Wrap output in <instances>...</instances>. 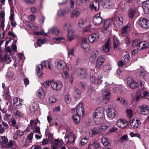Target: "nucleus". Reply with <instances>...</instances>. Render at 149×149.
Here are the masks:
<instances>
[{
  "label": "nucleus",
  "mask_w": 149,
  "mask_h": 149,
  "mask_svg": "<svg viewBox=\"0 0 149 149\" xmlns=\"http://www.w3.org/2000/svg\"><path fill=\"white\" fill-rule=\"evenodd\" d=\"M51 63L48 61L42 62L41 64L36 66V70L39 77H41L42 74V69L45 68L51 70Z\"/></svg>",
  "instance_id": "nucleus-2"
},
{
  "label": "nucleus",
  "mask_w": 149,
  "mask_h": 149,
  "mask_svg": "<svg viewBox=\"0 0 149 149\" xmlns=\"http://www.w3.org/2000/svg\"><path fill=\"white\" fill-rule=\"evenodd\" d=\"M120 102L122 105L125 107H127V100L124 99H122L120 101Z\"/></svg>",
  "instance_id": "nucleus-53"
},
{
  "label": "nucleus",
  "mask_w": 149,
  "mask_h": 149,
  "mask_svg": "<svg viewBox=\"0 0 149 149\" xmlns=\"http://www.w3.org/2000/svg\"><path fill=\"white\" fill-rule=\"evenodd\" d=\"M77 74L80 78L82 79L86 78L88 76L86 71L84 69L79 68L77 70Z\"/></svg>",
  "instance_id": "nucleus-15"
},
{
  "label": "nucleus",
  "mask_w": 149,
  "mask_h": 149,
  "mask_svg": "<svg viewBox=\"0 0 149 149\" xmlns=\"http://www.w3.org/2000/svg\"><path fill=\"white\" fill-rule=\"evenodd\" d=\"M74 31L73 30L68 32V38L69 40L71 41L74 38Z\"/></svg>",
  "instance_id": "nucleus-31"
},
{
  "label": "nucleus",
  "mask_w": 149,
  "mask_h": 149,
  "mask_svg": "<svg viewBox=\"0 0 149 149\" xmlns=\"http://www.w3.org/2000/svg\"><path fill=\"white\" fill-rule=\"evenodd\" d=\"M58 69L63 70H69V68L67 67L66 63L63 60H58L55 62Z\"/></svg>",
  "instance_id": "nucleus-4"
},
{
  "label": "nucleus",
  "mask_w": 149,
  "mask_h": 149,
  "mask_svg": "<svg viewBox=\"0 0 149 149\" xmlns=\"http://www.w3.org/2000/svg\"><path fill=\"white\" fill-rule=\"evenodd\" d=\"M13 57L11 54L5 53L4 57L1 59L2 62H5L6 63H10L13 59Z\"/></svg>",
  "instance_id": "nucleus-14"
},
{
  "label": "nucleus",
  "mask_w": 149,
  "mask_h": 149,
  "mask_svg": "<svg viewBox=\"0 0 149 149\" xmlns=\"http://www.w3.org/2000/svg\"><path fill=\"white\" fill-rule=\"evenodd\" d=\"M13 146V143L12 141H9L4 146V147L5 148H9L10 147H11Z\"/></svg>",
  "instance_id": "nucleus-51"
},
{
  "label": "nucleus",
  "mask_w": 149,
  "mask_h": 149,
  "mask_svg": "<svg viewBox=\"0 0 149 149\" xmlns=\"http://www.w3.org/2000/svg\"><path fill=\"white\" fill-rule=\"evenodd\" d=\"M105 60V57L103 56H99L97 59L96 62V68H99L101 66L102 63L104 62Z\"/></svg>",
  "instance_id": "nucleus-20"
},
{
  "label": "nucleus",
  "mask_w": 149,
  "mask_h": 149,
  "mask_svg": "<svg viewBox=\"0 0 149 149\" xmlns=\"http://www.w3.org/2000/svg\"><path fill=\"white\" fill-rule=\"evenodd\" d=\"M114 21V24L116 27H119L122 26L123 24V19L122 15H118V16L115 18Z\"/></svg>",
  "instance_id": "nucleus-7"
},
{
  "label": "nucleus",
  "mask_w": 149,
  "mask_h": 149,
  "mask_svg": "<svg viewBox=\"0 0 149 149\" xmlns=\"http://www.w3.org/2000/svg\"><path fill=\"white\" fill-rule=\"evenodd\" d=\"M111 48V44L109 40H108L102 47L103 51L106 52H109Z\"/></svg>",
  "instance_id": "nucleus-24"
},
{
  "label": "nucleus",
  "mask_w": 149,
  "mask_h": 149,
  "mask_svg": "<svg viewBox=\"0 0 149 149\" xmlns=\"http://www.w3.org/2000/svg\"><path fill=\"white\" fill-rule=\"evenodd\" d=\"M74 89L77 95H78L79 97H80L81 96V92L80 90L77 89L75 87H74Z\"/></svg>",
  "instance_id": "nucleus-56"
},
{
  "label": "nucleus",
  "mask_w": 149,
  "mask_h": 149,
  "mask_svg": "<svg viewBox=\"0 0 149 149\" xmlns=\"http://www.w3.org/2000/svg\"><path fill=\"white\" fill-rule=\"evenodd\" d=\"M101 141L104 146H109V145L110 144L108 139L105 137H103L102 138Z\"/></svg>",
  "instance_id": "nucleus-34"
},
{
  "label": "nucleus",
  "mask_w": 149,
  "mask_h": 149,
  "mask_svg": "<svg viewBox=\"0 0 149 149\" xmlns=\"http://www.w3.org/2000/svg\"><path fill=\"white\" fill-rule=\"evenodd\" d=\"M102 95L107 100H109L111 96V92L108 90H105L103 91Z\"/></svg>",
  "instance_id": "nucleus-26"
},
{
  "label": "nucleus",
  "mask_w": 149,
  "mask_h": 149,
  "mask_svg": "<svg viewBox=\"0 0 149 149\" xmlns=\"http://www.w3.org/2000/svg\"><path fill=\"white\" fill-rule=\"evenodd\" d=\"M15 116L17 117L21 118L23 117V114L22 113L18 111H17L15 113Z\"/></svg>",
  "instance_id": "nucleus-58"
},
{
  "label": "nucleus",
  "mask_w": 149,
  "mask_h": 149,
  "mask_svg": "<svg viewBox=\"0 0 149 149\" xmlns=\"http://www.w3.org/2000/svg\"><path fill=\"white\" fill-rule=\"evenodd\" d=\"M88 44L87 43H82L81 45V47L83 49L86 50L88 49Z\"/></svg>",
  "instance_id": "nucleus-61"
},
{
  "label": "nucleus",
  "mask_w": 149,
  "mask_h": 149,
  "mask_svg": "<svg viewBox=\"0 0 149 149\" xmlns=\"http://www.w3.org/2000/svg\"><path fill=\"white\" fill-rule=\"evenodd\" d=\"M22 102V100L17 97L13 99V105L16 108H20Z\"/></svg>",
  "instance_id": "nucleus-22"
},
{
  "label": "nucleus",
  "mask_w": 149,
  "mask_h": 149,
  "mask_svg": "<svg viewBox=\"0 0 149 149\" xmlns=\"http://www.w3.org/2000/svg\"><path fill=\"white\" fill-rule=\"evenodd\" d=\"M140 24L143 28H149V20L146 18H141L140 21Z\"/></svg>",
  "instance_id": "nucleus-11"
},
{
  "label": "nucleus",
  "mask_w": 149,
  "mask_h": 149,
  "mask_svg": "<svg viewBox=\"0 0 149 149\" xmlns=\"http://www.w3.org/2000/svg\"><path fill=\"white\" fill-rule=\"evenodd\" d=\"M63 28L65 30H67L68 32L73 30L72 29L70 24L69 23H67L65 24L63 26Z\"/></svg>",
  "instance_id": "nucleus-37"
},
{
  "label": "nucleus",
  "mask_w": 149,
  "mask_h": 149,
  "mask_svg": "<svg viewBox=\"0 0 149 149\" xmlns=\"http://www.w3.org/2000/svg\"><path fill=\"white\" fill-rule=\"evenodd\" d=\"M141 124L140 120L137 119L136 120L132 119L130 120V125L132 128H137L140 127Z\"/></svg>",
  "instance_id": "nucleus-16"
},
{
  "label": "nucleus",
  "mask_w": 149,
  "mask_h": 149,
  "mask_svg": "<svg viewBox=\"0 0 149 149\" xmlns=\"http://www.w3.org/2000/svg\"><path fill=\"white\" fill-rule=\"evenodd\" d=\"M76 138L75 135L71 132L68 133L67 136L65 137V141L68 144L74 142Z\"/></svg>",
  "instance_id": "nucleus-8"
},
{
  "label": "nucleus",
  "mask_w": 149,
  "mask_h": 149,
  "mask_svg": "<svg viewBox=\"0 0 149 149\" xmlns=\"http://www.w3.org/2000/svg\"><path fill=\"white\" fill-rule=\"evenodd\" d=\"M92 135L97 134L100 133V131L99 128L94 127L91 130Z\"/></svg>",
  "instance_id": "nucleus-41"
},
{
  "label": "nucleus",
  "mask_w": 149,
  "mask_h": 149,
  "mask_svg": "<svg viewBox=\"0 0 149 149\" xmlns=\"http://www.w3.org/2000/svg\"><path fill=\"white\" fill-rule=\"evenodd\" d=\"M128 124L127 120L124 119H120L116 122V124L118 127L121 128L125 127Z\"/></svg>",
  "instance_id": "nucleus-10"
},
{
  "label": "nucleus",
  "mask_w": 149,
  "mask_h": 149,
  "mask_svg": "<svg viewBox=\"0 0 149 149\" xmlns=\"http://www.w3.org/2000/svg\"><path fill=\"white\" fill-rule=\"evenodd\" d=\"M139 69L141 73V76H142L143 78L145 77L146 75L148 74V72L145 70L144 68L142 67H141Z\"/></svg>",
  "instance_id": "nucleus-33"
},
{
  "label": "nucleus",
  "mask_w": 149,
  "mask_h": 149,
  "mask_svg": "<svg viewBox=\"0 0 149 149\" xmlns=\"http://www.w3.org/2000/svg\"><path fill=\"white\" fill-rule=\"evenodd\" d=\"M102 77V76H99L97 79L95 77L92 76L90 78L91 82L93 84L97 85L98 86L101 84L103 81Z\"/></svg>",
  "instance_id": "nucleus-12"
},
{
  "label": "nucleus",
  "mask_w": 149,
  "mask_h": 149,
  "mask_svg": "<svg viewBox=\"0 0 149 149\" xmlns=\"http://www.w3.org/2000/svg\"><path fill=\"white\" fill-rule=\"evenodd\" d=\"M109 127V125H107L105 124H102L100 126L99 128L100 131L104 132L107 130Z\"/></svg>",
  "instance_id": "nucleus-45"
},
{
  "label": "nucleus",
  "mask_w": 149,
  "mask_h": 149,
  "mask_svg": "<svg viewBox=\"0 0 149 149\" xmlns=\"http://www.w3.org/2000/svg\"><path fill=\"white\" fill-rule=\"evenodd\" d=\"M83 103L80 102L77 105L76 108V112L78 115H84V109L83 107Z\"/></svg>",
  "instance_id": "nucleus-13"
},
{
  "label": "nucleus",
  "mask_w": 149,
  "mask_h": 149,
  "mask_svg": "<svg viewBox=\"0 0 149 149\" xmlns=\"http://www.w3.org/2000/svg\"><path fill=\"white\" fill-rule=\"evenodd\" d=\"M94 148H98L100 146L99 143L97 142H94L91 144Z\"/></svg>",
  "instance_id": "nucleus-59"
},
{
  "label": "nucleus",
  "mask_w": 149,
  "mask_h": 149,
  "mask_svg": "<svg viewBox=\"0 0 149 149\" xmlns=\"http://www.w3.org/2000/svg\"><path fill=\"white\" fill-rule=\"evenodd\" d=\"M99 34L98 33H93L90 35L88 37V40L91 43L97 41L99 39Z\"/></svg>",
  "instance_id": "nucleus-18"
},
{
  "label": "nucleus",
  "mask_w": 149,
  "mask_h": 149,
  "mask_svg": "<svg viewBox=\"0 0 149 149\" xmlns=\"http://www.w3.org/2000/svg\"><path fill=\"white\" fill-rule=\"evenodd\" d=\"M113 41L114 43V47L116 48L119 42V40L117 37L114 36L113 37Z\"/></svg>",
  "instance_id": "nucleus-44"
},
{
  "label": "nucleus",
  "mask_w": 149,
  "mask_h": 149,
  "mask_svg": "<svg viewBox=\"0 0 149 149\" xmlns=\"http://www.w3.org/2000/svg\"><path fill=\"white\" fill-rule=\"evenodd\" d=\"M54 41L57 44L60 42H63L65 41V39L64 38H56L53 39Z\"/></svg>",
  "instance_id": "nucleus-38"
},
{
  "label": "nucleus",
  "mask_w": 149,
  "mask_h": 149,
  "mask_svg": "<svg viewBox=\"0 0 149 149\" xmlns=\"http://www.w3.org/2000/svg\"><path fill=\"white\" fill-rule=\"evenodd\" d=\"M99 6V2L96 0H95L91 3L90 5V7L91 8L94 9L95 11H97L98 9Z\"/></svg>",
  "instance_id": "nucleus-23"
},
{
  "label": "nucleus",
  "mask_w": 149,
  "mask_h": 149,
  "mask_svg": "<svg viewBox=\"0 0 149 149\" xmlns=\"http://www.w3.org/2000/svg\"><path fill=\"white\" fill-rule=\"evenodd\" d=\"M130 27V24H128L124 26L121 30L122 35L123 36H126L128 33Z\"/></svg>",
  "instance_id": "nucleus-21"
},
{
  "label": "nucleus",
  "mask_w": 149,
  "mask_h": 149,
  "mask_svg": "<svg viewBox=\"0 0 149 149\" xmlns=\"http://www.w3.org/2000/svg\"><path fill=\"white\" fill-rule=\"evenodd\" d=\"M136 11V9L134 8L131 9L128 13L129 17L130 18H132L134 16Z\"/></svg>",
  "instance_id": "nucleus-35"
},
{
  "label": "nucleus",
  "mask_w": 149,
  "mask_h": 149,
  "mask_svg": "<svg viewBox=\"0 0 149 149\" xmlns=\"http://www.w3.org/2000/svg\"><path fill=\"white\" fill-rule=\"evenodd\" d=\"M137 112L144 115H148L149 113V108L148 106L143 105L138 107L137 109Z\"/></svg>",
  "instance_id": "nucleus-3"
},
{
  "label": "nucleus",
  "mask_w": 149,
  "mask_h": 149,
  "mask_svg": "<svg viewBox=\"0 0 149 149\" xmlns=\"http://www.w3.org/2000/svg\"><path fill=\"white\" fill-rule=\"evenodd\" d=\"M37 123L35 120H31L30 121V124L32 128H34L36 126Z\"/></svg>",
  "instance_id": "nucleus-54"
},
{
  "label": "nucleus",
  "mask_w": 149,
  "mask_h": 149,
  "mask_svg": "<svg viewBox=\"0 0 149 149\" xmlns=\"http://www.w3.org/2000/svg\"><path fill=\"white\" fill-rule=\"evenodd\" d=\"M86 22L81 19L79 20V26L81 27L84 28L86 26Z\"/></svg>",
  "instance_id": "nucleus-43"
},
{
  "label": "nucleus",
  "mask_w": 149,
  "mask_h": 149,
  "mask_svg": "<svg viewBox=\"0 0 149 149\" xmlns=\"http://www.w3.org/2000/svg\"><path fill=\"white\" fill-rule=\"evenodd\" d=\"M56 99L53 96H51L49 98V102L50 104H52L56 102Z\"/></svg>",
  "instance_id": "nucleus-55"
},
{
  "label": "nucleus",
  "mask_w": 149,
  "mask_h": 149,
  "mask_svg": "<svg viewBox=\"0 0 149 149\" xmlns=\"http://www.w3.org/2000/svg\"><path fill=\"white\" fill-rule=\"evenodd\" d=\"M65 14V12L64 10H60L58 11L57 15L58 16H61Z\"/></svg>",
  "instance_id": "nucleus-63"
},
{
  "label": "nucleus",
  "mask_w": 149,
  "mask_h": 149,
  "mask_svg": "<svg viewBox=\"0 0 149 149\" xmlns=\"http://www.w3.org/2000/svg\"><path fill=\"white\" fill-rule=\"evenodd\" d=\"M93 117L96 124H100L104 119V109L102 107L97 108L94 112Z\"/></svg>",
  "instance_id": "nucleus-1"
},
{
  "label": "nucleus",
  "mask_w": 149,
  "mask_h": 149,
  "mask_svg": "<svg viewBox=\"0 0 149 149\" xmlns=\"http://www.w3.org/2000/svg\"><path fill=\"white\" fill-rule=\"evenodd\" d=\"M143 49H146L149 47V43L146 41L142 42Z\"/></svg>",
  "instance_id": "nucleus-50"
},
{
  "label": "nucleus",
  "mask_w": 149,
  "mask_h": 149,
  "mask_svg": "<svg viewBox=\"0 0 149 149\" xmlns=\"http://www.w3.org/2000/svg\"><path fill=\"white\" fill-rule=\"evenodd\" d=\"M100 53V51L97 50L93 51L91 54L96 58Z\"/></svg>",
  "instance_id": "nucleus-62"
},
{
  "label": "nucleus",
  "mask_w": 149,
  "mask_h": 149,
  "mask_svg": "<svg viewBox=\"0 0 149 149\" xmlns=\"http://www.w3.org/2000/svg\"><path fill=\"white\" fill-rule=\"evenodd\" d=\"M65 102L67 104L70 103L71 100V97L69 95H65Z\"/></svg>",
  "instance_id": "nucleus-48"
},
{
  "label": "nucleus",
  "mask_w": 149,
  "mask_h": 149,
  "mask_svg": "<svg viewBox=\"0 0 149 149\" xmlns=\"http://www.w3.org/2000/svg\"><path fill=\"white\" fill-rule=\"evenodd\" d=\"M126 113L128 117L132 118L133 116V111L131 109L126 110Z\"/></svg>",
  "instance_id": "nucleus-42"
},
{
  "label": "nucleus",
  "mask_w": 149,
  "mask_h": 149,
  "mask_svg": "<svg viewBox=\"0 0 149 149\" xmlns=\"http://www.w3.org/2000/svg\"><path fill=\"white\" fill-rule=\"evenodd\" d=\"M104 7L110 8L114 5L113 1L112 0H104L102 3Z\"/></svg>",
  "instance_id": "nucleus-19"
},
{
  "label": "nucleus",
  "mask_w": 149,
  "mask_h": 149,
  "mask_svg": "<svg viewBox=\"0 0 149 149\" xmlns=\"http://www.w3.org/2000/svg\"><path fill=\"white\" fill-rule=\"evenodd\" d=\"M53 143L54 145H56L59 148L64 143L62 140H59L58 139H54L53 141Z\"/></svg>",
  "instance_id": "nucleus-28"
},
{
  "label": "nucleus",
  "mask_w": 149,
  "mask_h": 149,
  "mask_svg": "<svg viewBox=\"0 0 149 149\" xmlns=\"http://www.w3.org/2000/svg\"><path fill=\"white\" fill-rule=\"evenodd\" d=\"M36 105V104L33 102L30 106L29 107V111L31 113H33L37 109Z\"/></svg>",
  "instance_id": "nucleus-32"
},
{
  "label": "nucleus",
  "mask_w": 149,
  "mask_h": 149,
  "mask_svg": "<svg viewBox=\"0 0 149 149\" xmlns=\"http://www.w3.org/2000/svg\"><path fill=\"white\" fill-rule=\"evenodd\" d=\"M63 72H62V77L65 79H67L69 77V74L67 72L68 70H63Z\"/></svg>",
  "instance_id": "nucleus-47"
},
{
  "label": "nucleus",
  "mask_w": 149,
  "mask_h": 149,
  "mask_svg": "<svg viewBox=\"0 0 149 149\" xmlns=\"http://www.w3.org/2000/svg\"><path fill=\"white\" fill-rule=\"evenodd\" d=\"M116 111L113 108H108L107 109V115L111 118H113L116 116Z\"/></svg>",
  "instance_id": "nucleus-17"
},
{
  "label": "nucleus",
  "mask_w": 149,
  "mask_h": 149,
  "mask_svg": "<svg viewBox=\"0 0 149 149\" xmlns=\"http://www.w3.org/2000/svg\"><path fill=\"white\" fill-rule=\"evenodd\" d=\"M80 13L77 9H75L72 12V14L70 15L71 17H78Z\"/></svg>",
  "instance_id": "nucleus-36"
},
{
  "label": "nucleus",
  "mask_w": 149,
  "mask_h": 149,
  "mask_svg": "<svg viewBox=\"0 0 149 149\" xmlns=\"http://www.w3.org/2000/svg\"><path fill=\"white\" fill-rule=\"evenodd\" d=\"M48 33L58 35L59 33V31L56 27H53L49 29Z\"/></svg>",
  "instance_id": "nucleus-27"
},
{
  "label": "nucleus",
  "mask_w": 149,
  "mask_h": 149,
  "mask_svg": "<svg viewBox=\"0 0 149 149\" xmlns=\"http://www.w3.org/2000/svg\"><path fill=\"white\" fill-rule=\"evenodd\" d=\"M47 40V39L43 38H39L37 42V45L39 46H40L44 44Z\"/></svg>",
  "instance_id": "nucleus-40"
},
{
  "label": "nucleus",
  "mask_w": 149,
  "mask_h": 149,
  "mask_svg": "<svg viewBox=\"0 0 149 149\" xmlns=\"http://www.w3.org/2000/svg\"><path fill=\"white\" fill-rule=\"evenodd\" d=\"M127 83L128 86L132 89L136 88L139 86V84L135 81L131 77L128 78Z\"/></svg>",
  "instance_id": "nucleus-5"
},
{
  "label": "nucleus",
  "mask_w": 149,
  "mask_h": 149,
  "mask_svg": "<svg viewBox=\"0 0 149 149\" xmlns=\"http://www.w3.org/2000/svg\"><path fill=\"white\" fill-rule=\"evenodd\" d=\"M0 138L2 140V146L4 147V146L6 145L8 142V139L5 136H1Z\"/></svg>",
  "instance_id": "nucleus-39"
},
{
  "label": "nucleus",
  "mask_w": 149,
  "mask_h": 149,
  "mask_svg": "<svg viewBox=\"0 0 149 149\" xmlns=\"http://www.w3.org/2000/svg\"><path fill=\"white\" fill-rule=\"evenodd\" d=\"M78 114H75L72 116L73 120L75 124H78L80 122V118Z\"/></svg>",
  "instance_id": "nucleus-30"
},
{
  "label": "nucleus",
  "mask_w": 149,
  "mask_h": 149,
  "mask_svg": "<svg viewBox=\"0 0 149 149\" xmlns=\"http://www.w3.org/2000/svg\"><path fill=\"white\" fill-rule=\"evenodd\" d=\"M112 22V19H108L104 20L103 26L106 30H107L110 27Z\"/></svg>",
  "instance_id": "nucleus-25"
},
{
  "label": "nucleus",
  "mask_w": 149,
  "mask_h": 149,
  "mask_svg": "<svg viewBox=\"0 0 149 149\" xmlns=\"http://www.w3.org/2000/svg\"><path fill=\"white\" fill-rule=\"evenodd\" d=\"M141 97V95L140 93H138L134 95L133 97L134 100H136V101H138L140 100V99Z\"/></svg>",
  "instance_id": "nucleus-46"
},
{
  "label": "nucleus",
  "mask_w": 149,
  "mask_h": 149,
  "mask_svg": "<svg viewBox=\"0 0 149 149\" xmlns=\"http://www.w3.org/2000/svg\"><path fill=\"white\" fill-rule=\"evenodd\" d=\"M143 97L147 99L149 101V93L147 91L144 92Z\"/></svg>",
  "instance_id": "nucleus-49"
},
{
  "label": "nucleus",
  "mask_w": 149,
  "mask_h": 149,
  "mask_svg": "<svg viewBox=\"0 0 149 149\" xmlns=\"http://www.w3.org/2000/svg\"><path fill=\"white\" fill-rule=\"evenodd\" d=\"M103 19L100 17V13L96 14L93 18V22L96 26L99 25L102 22Z\"/></svg>",
  "instance_id": "nucleus-9"
},
{
  "label": "nucleus",
  "mask_w": 149,
  "mask_h": 149,
  "mask_svg": "<svg viewBox=\"0 0 149 149\" xmlns=\"http://www.w3.org/2000/svg\"><path fill=\"white\" fill-rule=\"evenodd\" d=\"M5 50L6 52V53L11 54L12 50L10 47L9 46H5Z\"/></svg>",
  "instance_id": "nucleus-60"
},
{
  "label": "nucleus",
  "mask_w": 149,
  "mask_h": 149,
  "mask_svg": "<svg viewBox=\"0 0 149 149\" xmlns=\"http://www.w3.org/2000/svg\"><path fill=\"white\" fill-rule=\"evenodd\" d=\"M34 34L36 35H43L45 36H47V33H45L43 31H36L34 32Z\"/></svg>",
  "instance_id": "nucleus-52"
},
{
  "label": "nucleus",
  "mask_w": 149,
  "mask_h": 149,
  "mask_svg": "<svg viewBox=\"0 0 149 149\" xmlns=\"http://www.w3.org/2000/svg\"><path fill=\"white\" fill-rule=\"evenodd\" d=\"M51 86L54 90L57 91L61 89L62 87V83L60 81L57 82L53 80H51Z\"/></svg>",
  "instance_id": "nucleus-6"
},
{
  "label": "nucleus",
  "mask_w": 149,
  "mask_h": 149,
  "mask_svg": "<svg viewBox=\"0 0 149 149\" xmlns=\"http://www.w3.org/2000/svg\"><path fill=\"white\" fill-rule=\"evenodd\" d=\"M37 95L41 98H43L45 97L44 92L42 89L40 88L37 91Z\"/></svg>",
  "instance_id": "nucleus-29"
},
{
  "label": "nucleus",
  "mask_w": 149,
  "mask_h": 149,
  "mask_svg": "<svg viewBox=\"0 0 149 149\" xmlns=\"http://www.w3.org/2000/svg\"><path fill=\"white\" fill-rule=\"evenodd\" d=\"M143 6L144 9H146V8L148 9L149 8V1H146L144 2Z\"/></svg>",
  "instance_id": "nucleus-57"
},
{
  "label": "nucleus",
  "mask_w": 149,
  "mask_h": 149,
  "mask_svg": "<svg viewBox=\"0 0 149 149\" xmlns=\"http://www.w3.org/2000/svg\"><path fill=\"white\" fill-rule=\"evenodd\" d=\"M130 136L132 137H137L139 138H140V135L138 134H134L133 132H131L130 133Z\"/></svg>",
  "instance_id": "nucleus-64"
}]
</instances>
